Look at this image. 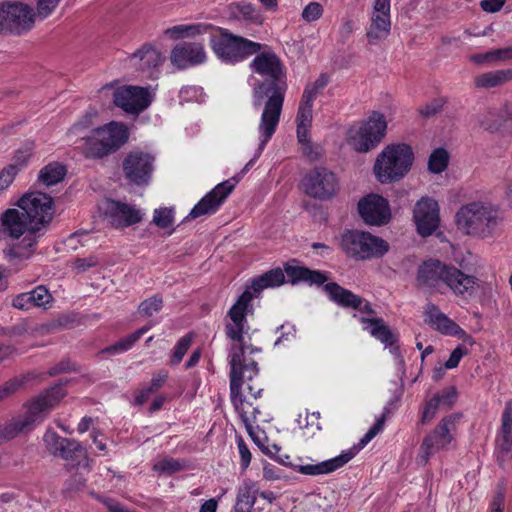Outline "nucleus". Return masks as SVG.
I'll return each mask as SVG.
<instances>
[{
    "instance_id": "obj_1",
    "label": "nucleus",
    "mask_w": 512,
    "mask_h": 512,
    "mask_svg": "<svg viewBox=\"0 0 512 512\" xmlns=\"http://www.w3.org/2000/svg\"><path fill=\"white\" fill-rule=\"evenodd\" d=\"M251 68L264 78V81L260 82L251 77L250 85L253 87L255 106L260 105L267 97L260 118V130L265 141L280 121L286 91L285 75L280 60L272 52L258 54L252 61Z\"/></svg>"
},
{
    "instance_id": "obj_2",
    "label": "nucleus",
    "mask_w": 512,
    "mask_h": 512,
    "mask_svg": "<svg viewBox=\"0 0 512 512\" xmlns=\"http://www.w3.org/2000/svg\"><path fill=\"white\" fill-rule=\"evenodd\" d=\"M258 352L259 349L250 348L243 343H235L230 353V390L233 406L244 424L252 440L260 442L263 439V429L260 428L258 417L261 415L257 407L247 400L250 395L257 398L261 389L254 391L249 384L258 374L257 363L253 360H246V353Z\"/></svg>"
},
{
    "instance_id": "obj_3",
    "label": "nucleus",
    "mask_w": 512,
    "mask_h": 512,
    "mask_svg": "<svg viewBox=\"0 0 512 512\" xmlns=\"http://www.w3.org/2000/svg\"><path fill=\"white\" fill-rule=\"evenodd\" d=\"M324 290L330 300L337 305L356 310L358 314H354V317L358 318L363 330L367 331L385 346H389L390 352L395 356L398 363H403L398 347L393 346L397 340L396 334L389 329L383 319L374 316L375 312L368 301L336 283L326 284Z\"/></svg>"
},
{
    "instance_id": "obj_4",
    "label": "nucleus",
    "mask_w": 512,
    "mask_h": 512,
    "mask_svg": "<svg viewBox=\"0 0 512 512\" xmlns=\"http://www.w3.org/2000/svg\"><path fill=\"white\" fill-rule=\"evenodd\" d=\"M417 282L420 286L434 292L443 293L449 289L455 296L467 299L478 288V279L468 275L452 265L430 259L418 268Z\"/></svg>"
},
{
    "instance_id": "obj_5",
    "label": "nucleus",
    "mask_w": 512,
    "mask_h": 512,
    "mask_svg": "<svg viewBox=\"0 0 512 512\" xmlns=\"http://www.w3.org/2000/svg\"><path fill=\"white\" fill-rule=\"evenodd\" d=\"M41 234H38L18 207L8 208L0 214V237L15 241L4 250L8 260H27L37 247Z\"/></svg>"
},
{
    "instance_id": "obj_6",
    "label": "nucleus",
    "mask_w": 512,
    "mask_h": 512,
    "mask_svg": "<svg viewBox=\"0 0 512 512\" xmlns=\"http://www.w3.org/2000/svg\"><path fill=\"white\" fill-rule=\"evenodd\" d=\"M285 274L281 269H273L267 273L252 279L251 286L245 290L237 299L228 312L226 323V334L235 343L243 342V334L248 330L246 315L252 310L251 301L253 294L261 292L266 288H273L284 283Z\"/></svg>"
},
{
    "instance_id": "obj_7",
    "label": "nucleus",
    "mask_w": 512,
    "mask_h": 512,
    "mask_svg": "<svg viewBox=\"0 0 512 512\" xmlns=\"http://www.w3.org/2000/svg\"><path fill=\"white\" fill-rule=\"evenodd\" d=\"M64 396L65 391L58 385L30 400L26 405L25 415L13 418L0 426L2 442L10 441L32 431Z\"/></svg>"
},
{
    "instance_id": "obj_8",
    "label": "nucleus",
    "mask_w": 512,
    "mask_h": 512,
    "mask_svg": "<svg viewBox=\"0 0 512 512\" xmlns=\"http://www.w3.org/2000/svg\"><path fill=\"white\" fill-rule=\"evenodd\" d=\"M415 161L414 150L406 142H392L383 147L373 164L375 179L384 185L404 179Z\"/></svg>"
},
{
    "instance_id": "obj_9",
    "label": "nucleus",
    "mask_w": 512,
    "mask_h": 512,
    "mask_svg": "<svg viewBox=\"0 0 512 512\" xmlns=\"http://www.w3.org/2000/svg\"><path fill=\"white\" fill-rule=\"evenodd\" d=\"M455 220L457 227L465 234L483 239L494 237L503 221L494 205L482 201L461 206Z\"/></svg>"
},
{
    "instance_id": "obj_10",
    "label": "nucleus",
    "mask_w": 512,
    "mask_h": 512,
    "mask_svg": "<svg viewBox=\"0 0 512 512\" xmlns=\"http://www.w3.org/2000/svg\"><path fill=\"white\" fill-rule=\"evenodd\" d=\"M128 140V131L124 124L110 122L94 129L89 136H82L79 148L91 158L104 157L119 149Z\"/></svg>"
},
{
    "instance_id": "obj_11",
    "label": "nucleus",
    "mask_w": 512,
    "mask_h": 512,
    "mask_svg": "<svg viewBox=\"0 0 512 512\" xmlns=\"http://www.w3.org/2000/svg\"><path fill=\"white\" fill-rule=\"evenodd\" d=\"M210 45L215 55L228 64L240 62L260 50L256 42L228 33L226 30L211 26L208 31Z\"/></svg>"
},
{
    "instance_id": "obj_12",
    "label": "nucleus",
    "mask_w": 512,
    "mask_h": 512,
    "mask_svg": "<svg viewBox=\"0 0 512 512\" xmlns=\"http://www.w3.org/2000/svg\"><path fill=\"white\" fill-rule=\"evenodd\" d=\"M340 245L349 257L360 261L381 258L390 248L383 238L361 230L343 233Z\"/></svg>"
},
{
    "instance_id": "obj_13",
    "label": "nucleus",
    "mask_w": 512,
    "mask_h": 512,
    "mask_svg": "<svg viewBox=\"0 0 512 512\" xmlns=\"http://www.w3.org/2000/svg\"><path fill=\"white\" fill-rule=\"evenodd\" d=\"M383 426L384 419L380 418L360 439L357 447L343 451L340 455L328 460L316 463L295 465L294 469L298 473L308 476H319L332 473L348 463L357 454L358 451L363 449L379 432L382 431Z\"/></svg>"
},
{
    "instance_id": "obj_14",
    "label": "nucleus",
    "mask_w": 512,
    "mask_h": 512,
    "mask_svg": "<svg viewBox=\"0 0 512 512\" xmlns=\"http://www.w3.org/2000/svg\"><path fill=\"white\" fill-rule=\"evenodd\" d=\"M461 417L462 414L455 413L442 418L423 439L418 455L421 463H426L434 454L445 449L453 441Z\"/></svg>"
},
{
    "instance_id": "obj_15",
    "label": "nucleus",
    "mask_w": 512,
    "mask_h": 512,
    "mask_svg": "<svg viewBox=\"0 0 512 512\" xmlns=\"http://www.w3.org/2000/svg\"><path fill=\"white\" fill-rule=\"evenodd\" d=\"M15 206L23 211L38 234L51 222L54 215L53 200L41 192H29L17 200Z\"/></svg>"
},
{
    "instance_id": "obj_16",
    "label": "nucleus",
    "mask_w": 512,
    "mask_h": 512,
    "mask_svg": "<svg viewBox=\"0 0 512 512\" xmlns=\"http://www.w3.org/2000/svg\"><path fill=\"white\" fill-rule=\"evenodd\" d=\"M99 212L115 229H123L140 223L145 211L136 205L112 199H105L99 204Z\"/></svg>"
},
{
    "instance_id": "obj_17",
    "label": "nucleus",
    "mask_w": 512,
    "mask_h": 512,
    "mask_svg": "<svg viewBox=\"0 0 512 512\" xmlns=\"http://www.w3.org/2000/svg\"><path fill=\"white\" fill-rule=\"evenodd\" d=\"M154 96L151 87L123 85L114 90L113 101L126 113L138 115L151 105Z\"/></svg>"
},
{
    "instance_id": "obj_18",
    "label": "nucleus",
    "mask_w": 512,
    "mask_h": 512,
    "mask_svg": "<svg viewBox=\"0 0 512 512\" xmlns=\"http://www.w3.org/2000/svg\"><path fill=\"white\" fill-rule=\"evenodd\" d=\"M35 20L33 9L23 3L0 5V32L21 34L32 28Z\"/></svg>"
},
{
    "instance_id": "obj_19",
    "label": "nucleus",
    "mask_w": 512,
    "mask_h": 512,
    "mask_svg": "<svg viewBox=\"0 0 512 512\" xmlns=\"http://www.w3.org/2000/svg\"><path fill=\"white\" fill-rule=\"evenodd\" d=\"M391 0H374L366 29L370 45H377L388 38L391 32Z\"/></svg>"
},
{
    "instance_id": "obj_20",
    "label": "nucleus",
    "mask_w": 512,
    "mask_h": 512,
    "mask_svg": "<svg viewBox=\"0 0 512 512\" xmlns=\"http://www.w3.org/2000/svg\"><path fill=\"white\" fill-rule=\"evenodd\" d=\"M413 221L417 233L422 237L431 236L440 224V207L432 197L420 198L413 208Z\"/></svg>"
},
{
    "instance_id": "obj_21",
    "label": "nucleus",
    "mask_w": 512,
    "mask_h": 512,
    "mask_svg": "<svg viewBox=\"0 0 512 512\" xmlns=\"http://www.w3.org/2000/svg\"><path fill=\"white\" fill-rule=\"evenodd\" d=\"M304 192L317 199H328L338 190V180L333 172L326 168H316L302 181Z\"/></svg>"
},
{
    "instance_id": "obj_22",
    "label": "nucleus",
    "mask_w": 512,
    "mask_h": 512,
    "mask_svg": "<svg viewBox=\"0 0 512 512\" xmlns=\"http://www.w3.org/2000/svg\"><path fill=\"white\" fill-rule=\"evenodd\" d=\"M362 220L370 226H383L391 220V209L387 199L379 194H368L358 202Z\"/></svg>"
},
{
    "instance_id": "obj_23",
    "label": "nucleus",
    "mask_w": 512,
    "mask_h": 512,
    "mask_svg": "<svg viewBox=\"0 0 512 512\" xmlns=\"http://www.w3.org/2000/svg\"><path fill=\"white\" fill-rule=\"evenodd\" d=\"M425 321L435 330L446 336L456 337L470 346L475 344L471 335L466 333L455 321L442 313L434 304L425 309Z\"/></svg>"
},
{
    "instance_id": "obj_24",
    "label": "nucleus",
    "mask_w": 512,
    "mask_h": 512,
    "mask_svg": "<svg viewBox=\"0 0 512 512\" xmlns=\"http://www.w3.org/2000/svg\"><path fill=\"white\" fill-rule=\"evenodd\" d=\"M237 182L238 179L232 178L219 183L192 208L187 218L195 219L215 213L232 192Z\"/></svg>"
},
{
    "instance_id": "obj_25",
    "label": "nucleus",
    "mask_w": 512,
    "mask_h": 512,
    "mask_svg": "<svg viewBox=\"0 0 512 512\" xmlns=\"http://www.w3.org/2000/svg\"><path fill=\"white\" fill-rule=\"evenodd\" d=\"M207 53L200 42H181L170 52V62L177 69H187L205 63Z\"/></svg>"
},
{
    "instance_id": "obj_26",
    "label": "nucleus",
    "mask_w": 512,
    "mask_h": 512,
    "mask_svg": "<svg viewBox=\"0 0 512 512\" xmlns=\"http://www.w3.org/2000/svg\"><path fill=\"white\" fill-rule=\"evenodd\" d=\"M153 161L150 154L140 151L130 153L123 163L126 177L137 185L147 183L153 171Z\"/></svg>"
},
{
    "instance_id": "obj_27",
    "label": "nucleus",
    "mask_w": 512,
    "mask_h": 512,
    "mask_svg": "<svg viewBox=\"0 0 512 512\" xmlns=\"http://www.w3.org/2000/svg\"><path fill=\"white\" fill-rule=\"evenodd\" d=\"M128 65L139 71H150L163 64L165 56L149 44L143 45L127 59Z\"/></svg>"
},
{
    "instance_id": "obj_28",
    "label": "nucleus",
    "mask_w": 512,
    "mask_h": 512,
    "mask_svg": "<svg viewBox=\"0 0 512 512\" xmlns=\"http://www.w3.org/2000/svg\"><path fill=\"white\" fill-rule=\"evenodd\" d=\"M480 125L490 132L503 131L512 135V106L506 104L498 110L486 112L480 120Z\"/></svg>"
},
{
    "instance_id": "obj_29",
    "label": "nucleus",
    "mask_w": 512,
    "mask_h": 512,
    "mask_svg": "<svg viewBox=\"0 0 512 512\" xmlns=\"http://www.w3.org/2000/svg\"><path fill=\"white\" fill-rule=\"evenodd\" d=\"M67 462L68 466L71 467H83L89 469V458L87 451L81 445L80 442L72 439H67L64 442L61 450L57 454Z\"/></svg>"
},
{
    "instance_id": "obj_30",
    "label": "nucleus",
    "mask_w": 512,
    "mask_h": 512,
    "mask_svg": "<svg viewBox=\"0 0 512 512\" xmlns=\"http://www.w3.org/2000/svg\"><path fill=\"white\" fill-rule=\"evenodd\" d=\"M285 273L293 284L306 282L310 285H321L328 280L327 273L310 270L295 263H288L285 266Z\"/></svg>"
},
{
    "instance_id": "obj_31",
    "label": "nucleus",
    "mask_w": 512,
    "mask_h": 512,
    "mask_svg": "<svg viewBox=\"0 0 512 512\" xmlns=\"http://www.w3.org/2000/svg\"><path fill=\"white\" fill-rule=\"evenodd\" d=\"M360 123L368 137V142L373 145V148L377 147L387 132L385 116L379 112H372L367 119Z\"/></svg>"
},
{
    "instance_id": "obj_32",
    "label": "nucleus",
    "mask_w": 512,
    "mask_h": 512,
    "mask_svg": "<svg viewBox=\"0 0 512 512\" xmlns=\"http://www.w3.org/2000/svg\"><path fill=\"white\" fill-rule=\"evenodd\" d=\"M211 29V25L198 23V24H178L166 28L163 31L162 37L164 39L178 41L183 39L195 38L199 35L207 34Z\"/></svg>"
},
{
    "instance_id": "obj_33",
    "label": "nucleus",
    "mask_w": 512,
    "mask_h": 512,
    "mask_svg": "<svg viewBox=\"0 0 512 512\" xmlns=\"http://www.w3.org/2000/svg\"><path fill=\"white\" fill-rule=\"evenodd\" d=\"M313 120V104L300 100L297 115V138L301 144L309 143V135Z\"/></svg>"
},
{
    "instance_id": "obj_34",
    "label": "nucleus",
    "mask_w": 512,
    "mask_h": 512,
    "mask_svg": "<svg viewBox=\"0 0 512 512\" xmlns=\"http://www.w3.org/2000/svg\"><path fill=\"white\" fill-rule=\"evenodd\" d=\"M258 494V487L256 482L245 479L238 487L235 508L244 510L245 512H252L256 503Z\"/></svg>"
},
{
    "instance_id": "obj_35",
    "label": "nucleus",
    "mask_w": 512,
    "mask_h": 512,
    "mask_svg": "<svg viewBox=\"0 0 512 512\" xmlns=\"http://www.w3.org/2000/svg\"><path fill=\"white\" fill-rule=\"evenodd\" d=\"M512 60V46L492 49L483 53L469 56V61L476 65L497 64Z\"/></svg>"
},
{
    "instance_id": "obj_36",
    "label": "nucleus",
    "mask_w": 512,
    "mask_h": 512,
    "mask_svg": "<svg viewBox=\"0 0 512 512\" xmlns=\"http://www.w3.org/2000/svg\"><path fill=\"white\" fill-rule=\"evenodd\" d=\"M512 81V69H501L482 73L475 77L477 88H493Z\"/></svg>"
},
{
    "instance_id": "obj_37",
    "label": "nucleus",
    "mask_w": 512,
    "mask_h": 512,
    "mask_svg": "<svg viewBox=\"0 0 512 512\" xmlns=\"http://www.w3.org/2000/svg\"><path fill=\"white\" fill-rule=\"evenodd\" d=\"M346 141L353 150L360 153H366L374 149L373 145L368 142V137L360 121L349 127L347 130Z\"/></svg>"
},
{
    "instance_id": "obj_38",
    "label": "nucleus",
    "mask_w": 512,
    "mask_h": 512,
    "mask_svg": "<svg viewBox=\"0 0 512 512\" xmlns=\"http://www.w3.org/2000/svg\"><path fill=\"white\" fill-rule=\"evenodd\" d=\"M497 447L503 453H508L512 447V405L507 404L502 415V426L497 438Z\"/></svg>"
},
{
    "instance_id": "obj_39",
    "label": "nucleus",
    "mask_w": 512,
    "mask_h": 512,
    "mask_svg": "<svg viewBox=\"0 0 512 512\" xmlns=\"http://www.w3.org/2000/svg\"><path fill=\"white\" fill-rule=\"evenodd\" d=\"M65 167L59 163H50L43 167L38 176L40 183L52 186L60 182L65 176Z\"/></svg>"
},
{
    "instance_id": "obj_40",
    "label": "nucleus",
    "mask_w": 512,
    "mask_h": 512,
    "mask_svg": "<svg viewBox=\"0 0 512 512\" xmlns=\"http://www.w3.org/2000/svg\"><path fill=\"white\" fill-rule=\"evenodd\" d=\"M328 83L329 76L327 74H320L314 81L306 85L301 100L313 104L314 100L322 93Z\"/></svg>"
},
{
    "instance_id": "obj_41",
    "label": "nucleus",
    "mask_w": 512,
    "mask_h": 512,
    "mask_svg": "<svg viewBox=\"0 0 512 512\" xmlns=\"http://www.w3.org/2000/svg\"><path fill=\"white\" fill-rule=\"evenodd\" d=\"M151 327L152 325L149 324L147 326L140 328L139 330L120 340L113 346L109 347L107 351L114 354H118L129 350L142 335H144L147 331L151 329Z\"/></svg>"
},
{
    "instance_id": "obj_42",
    "label": "nucleus",
    "mask_w": 512,
    "mask_h": 512,
    "mask_svg": "<svg viewBox=\"0 0 512 512\" xmlns=\"http://www.w3.org/2000/svg\"><path fill=\"white\" fill-rule=\"evenodd\" d=\"M449 162V155L445 149L438 148L434 150L428 160V169L431 173L439 174L443 172Z\"/></svg>"
},
{
    "instance_id": "obj_43",
    "label": "nucleus",
    "mask_w": 512,
    "mask_h": 512,
    "mask_svg": "<svg viewBox=\"0 0 512 512\" xmlns=\"http://www.w3.org/2000/svg\"><path fill=\"white\" fill-rule=\"evenodd\" d=\"M235 9L236 15L244 20H248L255 24H262L264 21L261 11L250 3L238 4Z\"/></svg>"
},
{
    "instance_id": "obj_44",
    "label": "nucleus",
    "mask_w": 512,
    "mask_h": 512,
    "mask_svg": "<svg viewBox=\"0 0 512 512\" xmlns=\"http://www.w3.org/2000/svg\"><path fill=\"white\" fill-rule=\"evenodd\" d=\"M193 341V335L192 334H186L183 337L179 339L177 344L175 345L171 358H170V365H178L188 349L190 348Z\"/></svg>"
},
{
    "instance_id": "obj_45",
    "label": "nucleus",
    "mask_w": 512,
    "mask_h": 512,
    "mask_svg": "<svg viewBox=\"0 0 512 512\" xmlns=\"http://www.w3.org/2000/svg\"><path fill=\"white\" fill-rule=\"evenodd\" d=\"M28 376L19 375L0 386V402L16 393L27 381Z\"/></svg>"
},
{
    "instance_id": "obj_46",
    "label": "nucleus",
    "mask_w": 512,
    "mask_h": 512,
    "mask_svg": "<svg viewBox=\"0 0 512 512\" xmlns=\"http://www.w3.org/2000/svg\"><path fill=\"white\" fill-rule=\"evenodd\" d=\"M153 223L161 229L172 227L174 223L173 209L167 207L155 209L153 213Z\"/></svg>"
},
{
    "instance_id": "obj_47",
    "label": "nucleus",
    "mask_w": 512,
    "mask_h": 512,
    "mask_svg": "<svg viewBox=\"0 0 512 512\" xmlns=\"http://www.w3.org/2000/svg\"><path fill=\"white\" fill-rule=\"evenodd\" d=\"M43 441L46 449L53 455L57 456L59 451L61 450L66 438H61L55 431L51 429H47L44 436Z\"/></svg>"
},
{
    "instance_id": "obj_48",
    "label": "nucleus",
    "mask_w": 512,
    "mask_h": 512,
    "mask_svg": "<svg viewBox=\"0 0 512 512\" xmlns=\"http://www.w3.org/2000/svg\"><path fill=\"white\" fill-rule=\"evenodd\" d=\"M442 409L451 408L457 401L458 392L454 386H449L434 395Z\"/></svg>"
},
{
    "instance_id": "obj_49",
    "label": "nucleus",
    "mask_w": 512,
    "mask_h": 512,
    "mask_svg": "<svg viewBox=\"0 0 512 512\" xmlns=\"http://www.w3.org/2000/svg\"><path fill=\"white\" fill-rule=\"evenodd\" d=\"M162 305V298L160 296H153L141 302L138 311L143 316L151 317L161 310Z\"/></svg>"
},
{
    "instance_id": "obj_50",
    "label": "nucleus",
    "mask_w": 512,
    "mask_h": 512,
    "mask_svg": "<svg viewBox=\"0 0 512 512\" xmlns=\"http://www.w3.org/2000/svg\"><path fill=\"white\" fill-rule=\"evenodd\" d=\"M181 101L184 102H203L205 93L199 86H185L179 92Z\"/></svg>"
},
{
    "instance_id": "obj_51",
    "label": "nucleus",
    "mask_w": 512,
    "mask_h": 512,
    "mask_svg": "<svg viewBox=\"0 0 512 512\" xmlns=\"http://www.w3.org/2000/svg\"><path fill=\"white\" fill-rule=\"evenodd\" d=\"M19 173L17 165H6L0 171V191H6Z\"/></svg>"
},
{
    "instance_id": "obj_52",
    "label": "nucleus",
    "mask_w": 512,
    "mask_h": 512,
    "mask_svg": "<svg viewBox=\"0 0 512 512\" xmlns=\"http://www.w3.org/2000/svg\"><path fill=\"white\" fill-rule=\"evenodd\" d=\"M277 127H274L273 131L271 132V134L269 135V137L264 141V136L263 134L261 133V130H260V125L258 126V138H259V143H258V147L255 151V154H254V157L244 166V168L242 169L241 171V175H244L247 171H249V169L254 165V163L256 162V160L260 157V155L262 154L265 146L267 145V143L270 141V139L272 138V136L274 135L275 131H276Z\"/></svg>"
},
{
    "instance_id": "obj_53",
    "label": "nucleus",
    "mask_w": 512,
    "mask_h": 512,
    "mask_svg": "<svg viewBox=\"0 0 512 512\" xmlns=\"http://www.w3.org/2000/svg\"><path fill=\"white\" fill-rule=\"evenodd\" d=\"M442 409L438 400L433 396L423 406V410L421 412V422L427 423L431 421L437 414L438 410Z\"/></svg>"
},
{
    "instance_id": "obj_54",
    "label": "nucleus",
    "mask_w": 512,
    "mask_h": 512,
    "mask_svg": "<svg viewBox=\"0 0 512 512\" xmlns=\"http://www.w3.org/2000/svg\"><path fill=\"white\" fill-rule=\"evenodd\" d=\"M35 307H46L51 302V295L44 286L31 290Z\"/></svg>"
},
{
    "instance_id": "obj_55",
    "label": "nucleus",
    "mask_w": 512,
    "mask_h": 512,
    "mask_svg": "<svg viewBox=\"0 0 512 512\" xmlns=\"http://www.w3.org/2000/svg\"><path fill=\"white\" fill-rule=\"evenodd\" d=\"M323 13V8L321 4L317 2L309 3L302 12V17L307 22H313L318 20Z\"/></svg>"
},
{
    "instance_id": "obj_56",
    "label": "nucleus",
    "mask_w": 512,
    "mask_h": 512,
    "mask_svg": "<svg viewBox=\"0 0 512 512\" xmlns=\"http://www.w3.org/2000/svg\"><path fill=\"white\" fill-rule=\"evenodd\" d=\"M60 0H38L37 16L41 19L47 18L58 6Z\"/></svg>"
},
{
    "instance_id": "obj_57",
    "label": "nucleus",
    "mask_w": 512,
    "mask_h": 512,
    "mask_svg": "<svg viewBox=\"0 0 512 512\" xmlns=\"http://www.w3.org/2000/svg\"><path fill=\"white\" fill-rule=\"evenodd\" d=\"M31 291L21 293L13 299V306L17 309L29 310L35 307Z\"/></svg>"
},
{
    "instance_id": "obj_58",
    "label": "nucleus",
    "mask_w": 512,
    "mask_h": 512,
    "mask_svg": "<svg viewBox=\"0 0 512 512\" xmlns=\"http://www.w3.org/2000/svg\"><path fill=\"white\" fill-rule=\"evenodd\" d=\"M260 449L261 451L269 456L270 458L275 459L277 454L280 451V447L277 444H268V439L266 436L265 431L263 430V439L260 440V442H257L256 440H252Z\"/></svg>"
},
{
    "instance_id": "obj_59",
    "label": "nucleus",
    "mask_w": 512,
    "mask_h": 512,
    "mask_svg": "<svg viewBox=\"0 0 512 512\" xmlns=\"http://www.w3.org/2000/svg\"><path fill=\"white\" fill-rule=\"evenodd\" d=\"M180 469V464L173 459H163L154 465V470L160 473L171 474Z\"/></svg>"
},
{
    "instance_id": "obj_60",
    "label": "nucleus",
    "mask_w": 512,
    "mask_h": 512,
    "mask_svg": "<svg viewBox=\"0 0 512 512\" xmlns=\"http://www.w3.org/2000/svg\"><path fill=\"white\" fill-rule=\"evenodd\" d=\"M468 354V351L462 346H457L450 354L448 360L445 362L444 366L446 369H453L459 365L462 357Z\"/></svg>"
},
{
    "instance_id": "obj_61",
    "label": "nucleus",
    "mask_w": 512,
    "mask_h": 512,
    "mask_svg": "<svg viewBox=\"0 0 512 512\" xmlns=\"http://www.w3.org/2000/svg\"><path fill=\"white\" fill-rule=\"evenodd\" d=\"M237 445H238V450H239V455H240V465H241V469L242 471H245L248 466L250 465V462H251V453L247 447V445L245 444V442L243 441L242 438H239L237 440Z\"/></svg>"
},
{
    "instance_id": "obj_62",
    "label": "nucleus",
    "mask_w": 512,
    "mask_h": 512,
    "mask_svg": "<svg viewBox=\"0 0 512 512\" xmlns=\"http://www.w3.org/2000/svg\"><path fill=\"white\" fill-rule=\"evenodd\" d=\"M263 477L268 481L280 480L283 478V472L275 465L265 462L263 464Z\"/></svg>"
},
{
    "instance_id": "obj_63",
    "label": "nucleus",
    "mask_w": 512,
    "mask_h": 512,
    "mask_svg": "<svg viewBox=\"0 0 512 512\" xmlns=\"http://www.w3.org/2000/svg\"><path fill=\"white\" fill-rule=\"evenodd\" d=\"M32 155V149L31 148H25L20 149L16 151L12 163L9 165H17L19 167V172L22 170V168L27 164L28 160L30 159Z\"/></svg>"
},
{
    "instance_id": "obj_64",
    "label": "nucleus",
    "mask_w": 512,
    "mask_h": 512,
    "mask_svg": "<svg viewBox=\"0 0 512 512\" xmlns=\"http://www.w3.org/2000/svg\"><path fill=\"white\" fill-rule=\"evenodd\" d=\"M98 259L95 256L87 258H77L73 261V267L79 272H84L87 269L94 267L98 264Z\"/></svg>"
}]
</instances>
